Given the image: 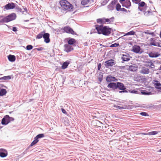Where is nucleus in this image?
<instances>
[{
    "label": "nucleus",
    "instance_id": "nucleus-40",
    "mask_svg": "<svg viewBox=\"0 0 161 161\" xmlns=\"http://www.w3.org/2000/svg\"><path fill=\"white\" fill-rule=\"evenodd\" d=\"M144 33L145 34H149V35H154V32H151L150 31H148V30H147L146 31L144 32Z\"/></svg>",
    "mask_w": 161,
    "mask_h": 161
},
{
    "label": "nucleus",
    "instance_id": "nucleus-13",
    "mask_svg": "<svg viewBox=\"0 0 161 161\" xmlns=\"http://www.w3.org/2000/svg\"><path fill=\"white\" fill-rule=\"evenodd\" d=\"M122 6L128 8L130 6L131 4L130 0H125L121 3Z\"/></svg>",
    "mask_w": 161,
    "mask_h": 161
},
{
    "label": "nucleus",
    "instance_id": "nucleus-49",
    "mask_svg": "<svg viewBox=\"0 0 161 161\" xmlns=\"http://www.w3.org/2000/svg\"><path fill=\"white\" fill-rule=\"evenodd\" d=\"M120 10L121 11H124V12H126L127 11L126 9L124 8H121Z\"/></svg>",
    "mask_w": 161,
    "mask_h": 161
},
{
    "label": "nucleus",
    "instance_id": "nucleus-52",
    "mask_svg": "<svg viewBox=\"0 0 161 161\" xmlns=\"http://www.w3.org/2000/svg\"><path fill=\"white\" fill-rule=\"evenodd\" d=\"M141 134H142L144 135H148V133H140Z\"/></svg>",
    "mask_w": 161,
    "mask_h": 161
},
{
    "label": "nucleus",
    "instance_id": "nucleus-42",
    "mask_svg": "<svg viewBox=\"0 0 161 161\" xmlns=\"http://www.w3.org/2000/svg\"><path fill=\"white\" fill-rule=\"evenodd\" d=\"M33 46L31 45H28L26 47V49L28 50H31Z\"/></svg>",
    "mask_w": 161,
    "mask_h": 161
},
{
    "label": "nucleus",
    "instance_id": "nucleus-37",
    "mask_svg": "<svg viewBox=\"0 0 161 161\" xmlns=\"http://www.w3.org/2000/svg\"><path fill=\"white\" fill-rule=\"evenodd\" d=\"M158 133V132L157 131H153L150 132H149L148 133V135H155L157 134Z\"/></svg>",
    "mask_w": 161,
    "mask_h": 161
},
{
    "label": "nucleus",
    "instance_id": "nucleus-30",
    "mask_svg": "<svg viewBox=\"0 0 161 161\" xmlns=\"http://www.w3.org/2000/svg\"><path fill=\"white\" fill-rule=\"evenodd\" d=\"M11 78V77L10 76H3V77L0 78V80H9Z\"/></svg>",
    "mask_w": 161,
    "mask_h": 161
},
{
    "label": "nucleus",
    "instance_id": "nucleus-27",
    "mask_svg": "<svg viewBox=\"0 0 161 161\" xmlns=\"http://www.w3.org/2000/svg\"><path fill=\"white\" fill-rule=\"evenodd\" d=\"M98 78L100 82H101L103 80V75L102 72H100L98 76Z\"/></svg>",
    "mask_w": 161,
    "mask_h": 161
},
{
    "label": "nucleus",
    "instance_id": "nucleus-48",
    "mask_svg": "<svg viewBox=\"0 0 161 161\" xmlns=\"http://www.w3.org/2000/svg\"><path fill=\"white\" fill-rule=\"evenodd\" d=\"M130 92L132 93H136L137 92V91L135 90H132Z\"/></svg>",
    "mask_w": 161,
    "mask_h": 161
},
{
    "label": "nucleus",
    "instance_id": "nucleus-2",
    "mask_svg": "<svg viewBox=\"0 0 161 161\" xmlns=\"http://www.w3.org/2000/svg\"><path fill=\"white\" fill-rule=\"evenodd\" d=\"M60 4L62 7L65 10L70 11L73 8L72 5L67 1L61 0L60 2Z\"/></svg>",
    "mask_w": 161,
    "mask_h": 161
},
{
    "label": "nucleus",
    "instance_id": "nucleus-34",
    "mask_svg": "<svg viewBox=\"0 0 161 161\" xmlns=\"http://www.w3.org/2000/svg\"><path fill=\"white\" fill-rule=\"evenodd\" d=\"M135 34V32L133 31H131L126 33L125 36L133 35Z\"/></svg>",
    "mask_w": 161,
    "mask_h": 161
},
{
    "label": "nucleus",
    "instance_id": "nucleus-57",
    "mask_svg": "<svg viewBox=\"0 0 161 161\" xmlns=\"http://www.w3.org/2000/svg\"><path fill=\"white\" fill-rule=\"evenodd\" d=\"M160 38H161V31H160Z\"/></svg>",
    "mask_w": 161,
    "mask_h": 161
},
{
    "label": "nucleus",
    "instance_id": "nucleus-46",
    "mask_svg": "<svg viewBox=\"0 0 161 161\" xmlns=\"http://www.w3.org/2000/svg\"><path fill=\"white\" fill-rule=\"evenodd\" d=\"M61 110L62 112L64 114H66L67 113L66 110L64 108H61Z\"/></svg>",
    "mask_w": 161,
    "mask_h": 161
},
{
    "label": "nucleus",
    "instance_id": "nucleus-8",
    "mask_svg": "<svg viewBox=\"0 0 161 161\" xmlns=\"http://www.w3.org/2000/svg\"><path fill=\"white\" fill-rule=\"evenodd\" d=\"M138 69V66L135 64H133L129 66V68L127 70L129 71L135 72Z\"/></svg>",
    "mask_w": 161,
    "mask_h": 161
},
{
    "label": "nucleus",
    "instance_id": "nucleus-16",
    "mask_svg": "<svg viewBox=\"0 0 161 161\" xmlns=\"http://www.w3.org/2000/svg\"><path fill=\"white\" fill-rule=\"evenodd\" d=\"M145 63L146 64H145V66L146 67L149 66L152 68H154L155 67L153 63L151 60L145 61Z\"/></svg>",
    "mask_w": 161,
    "mask_h": 161
},
{
    "label": "nucleus",
    "instance_id": "nucleus-50",
    "mask_svg": "<svg viewBox=\"0 0 161 161\" xmlns=\"http://www.w3.org/2000/svg\"><path fill=\"white\" fill-rule=\"evenodd\" d=\"M14 31H17V28L16 27H13L12 29Z\"/></svg>",
    "mask_w": 161,
    "mask_h": 161
},
{
    "label": "nucleus",
    "instance_id": "nucleus-31",
    "mask_svg": "<svg viewBox=\"0 0 161 161\" xmlns=\"http://www.w3.org/2000/svg\"><path fill=\"white\" fill-rule=\"evenodd\" d=\"M44 32H41L40 33H39L38 35L37 36L36 38L40 39L43 36V35Z\"/></svg>",
    "mask_w": 161,
    "mask_h": 161
},
{
    "label": "nucleus",
    "instance_id": "nucleus-26",
    "mask_svg": "<svg viewBox=\"0 0 161 161\" xmlns=\"http://www.w3.org/2000/svg\"><path fill=\"white\" fill-rule=\"evenodd\" d=\"M75 42V40L74 39L71 38L68 41V44L69 45H73Z\"/></svg>",
    "mask_w": 161,
    "mask_h": 161
},
{
    "label": "nucleus",
    "instance_id": "nucleus-35",
    "mask_svg": "<svg viewBox=\"0 0 161 161\" xmlns=\"http://www.w3.org/2000/svg\"><path fill=\"white\" fill-rule=\"evenodd\" d=\"M89 1L90 0H82L81 3L84 5H86L89 2Z\"/></svg>",
    "mask_w": 161,
    "mask_h": 161
},
{
    "label": "nucleus",
    "instance_id": "nucleus-47",
    "mask_svg": "<svg viewBox=\"0 0 161 161\" xmlns=\"http://www.w3.org/2000/svg\"><path fill=\"white\" fill-rule=\"evenodd\" d=\"M101 66V63L99 64L98 65V70H100V69Z\"/></svg>",
    "mask_w": 161,
    "mask_h": 161
},
{
    "label": "nucleus",
    "instance_id": "nucleus-20",
    "mask_svg": "<svg viewBox=\"0 0 161 161\" xmlns=\"http://www.w3.org/2000/svg\"><path fill=\"white\" fill-rule=\"evenodd\" d=\"M149 72V69L145 68V67L142 68V69L140 71L141 73L144 74H148Z\"/></svg>",
    "mask_w": 161,
    "mask_h": 161
},
{
    "label": "nucleus",
    "instance_id": "nucleus-39",
    "mask_svg": "<svg viewBox=\"0 0 161 161\" xmlns=\"http://www.w3.org/2000/svg\"><path fill=\"white\" fill-rule=\"evenodd\" d=\"M116 9L117 11H118L119 10L121 9V5L119 3H117L116 5Z\"/></svg>",
    "mask_w": 161,
    "mask_h": 161
},
{
    "label": "nucleus",
    "instance_id": "nucleus-10",
    "mask_svg": "<svg viewBox=\"0 0 161 161\" xmlns=\"http://www.w3.org/2000/svg\"><path fill=\"white\" fill-rule=\"evenodd\" d=\"M7 151L5 149H0V157L2 158L6 157L8 155Z\"/></svg>",
    "mask_w": 161,
    "mask_h": 161
},
{
    "label": "nucleus",
    "instance_id": "nucleus-29",
    "mask_svg": "<svg viewBox=\"0 0 161 161\" xmlns=\"http://www.w3.org/2000/svg\"><path fill=\"white\" fill-rule=\"evenodd\" d=\"M7 92L5 89H2L0 91V96H3Z\"/></svg>",
    "mask_w": 161,
    "mask_h": 161
},
{
    "label": "nucleus",
    "instance_id": "nucleus-12",
    "mask_svg": "<svg viewBox=\"0 0 161 161\" xmlns=\"http://www.w3.org/2000/svg\"><path fill=\"white\" fill-rule=\"evenodd\" d=\"M50 35L48 33H44L43 35V38L44 40V42L46 43H48L50 42V39L49 38Z\"/></svg>",
    "mask_w": 161,
    "mask_h": 161
},
{
    "label": "nucleus",
    "instance_id": "nucleus-18",
    "mask_svg": "<svg viewBox=\"0 0 161 161\" xmlns=\"http://www.w3.org/2000/svg\"><path fill=\"white\" fill-rule=\"evenodd\" d=\"M150 42L149 44L150 46H159L158 43L155 42V41L153 38H151L149 40Z\"/></svg>",
    "mask_w": 161,
    "mask_h": 161
},
{
    "label": "nucleus",
    "instance_id": "nucleus-1",
    "mask_svg": "<svg viewBox=\"0 0 161 161\" xmlns=\"http://www.w3.org/2000/svg\"><path fill=\"white\" fill-rule=\"evenodd\" d=\"M95 27L98 34H102L105 36L109 35L112 31L111 29L107 26L97 25H95Z\"/></svg>",
    "mask_w": 161,
    "mask_h": 161
},
{
    "label": "nucleus",
    "instance_id": "nucleus-28",
    "mask_svg": "<svg viewBox=\"0 0 161 161\" xmlns=\"http://www.w3.org/2000/svg\"><path fill=\"white\" fill-rule=\"evenodd\" d=\"M117 2L118 1L117 0H114L112 1L110 4L108 6V8H109V7L111 6V5L114 6L117 3Z\"/></svg>",
    "mask_w": 161,
    "mask_h": 161
},
{
    "label": "nucleus",
    "instance_id": "nucleus-56",
    "mask_svg": "<svg viewBox=\"0 0 161 161\" xmlns=\"http://www.w3.org/2000/svg\"><path fill=\"white\" fill-rule=\"evenodd\" d=\"M125 92V91H119V92L121 93L122 92Z\"/></svg>",
    "mask_w": 161,
    "mask_h": 161
},
{
    "label": "nucleus",
    "instance_id": "nucleus-17",
    "mask_svg": "<svg viewBox=\"0 0 161 161\" xmlns=\"http://www.w3.org/2000/svg\"><path fill=\"white\" fill-rule=\"evenodd\" d=\"M15 7V5L13 3H8L5 6V8L7 9H13Z\"/></svg>",
    "mask_w": 161,
    "mask_h": 161
},
{
    "label": "nucleus",
    "instance_id": "nucleus-53",
    "mask_svg": "<svg viewBox=\"0 0 161 161\" xmlns=\"http://www.w3.org/2000/svg\"><path fill=\"white\" fill-rule=\"evenodd\" d=\"M133 2L136 1L137 2H140L141 0H132Z\"/></svg>",
    "mask_w": 161,
    "mask_h": 161
},
{
    "label": "nucleus",
    "instance_id": "nucleus-4",
    "mask_svg": "<svg viewBox=\"0 0 161 161\" xmlns=\"http://www.w3.org/2000/svg\"><path fill=\"white\" fill-rule=\"evenodd\" d=\"M16 15L14 13H12L3 18L0 20L1 23H7L15 19Z\"/></svg>",
    "mask_w": 161,
    "mask_h": 161
},
{
    "label": "nucleus",
    "instance_id": "nucleus-24",
    "mask_svg": "<svg viewBox=\"0 0 161 161\" xmlns=\"http://www.w3.org/2000/svg\"><path fill=\"white\" fill-rule=\"evenodd\" d=\"M69 63L67 62H64L61 68L63 69H64L67 68Z\"/></svg>",
    "mask_w": 161,
    "mask_h": 161
},
{
    "label": "nucleus",
    "instance_id": "nucleus-55",
    "mask_svg": "<svg viewBox=\"0 0 161 161\" xmlns=\"http://www.w3.org/2000/svg\"><path fill=\"white\" fill-rule=\"evenodd\" d=\"M36 49L38 51H41V50H42V49L41 48H36Z\"/></svg>",
    "mask_w": 161,
    "mask_h": 161
},
{
    "label": "nucleus",
    "instance_id": "nucleus-9",
    "mask_svg": "<svg viewBox=\"0 0 161 161\" xmlns=\"http://www.w3.org/2000/svg\"><path fill=\"white\" fill-rule=\"evenodd\" d=\"M9 122V117L8 115L5 116L2 119V124L3 125H7Z\"/></svg>",
    "mask_w": 161,
    "mask_h": 161
},
{
    "label": "nucleus",
    "instance_id": "nucleus-43",
    "mask_svg": "<svg viewBox=\"0 0 161 161\" xmlns=\"http://www.w3.org/2000/svg\"><path fill=\"white\" fill-rule=\"evenodd\" d=\"M145 3L144 2H141L140 3H139V6L140 7H143L145 6Z\"/></svg>",
    "mask_w": 161,
    "mask_h": 161
},
{
    "label": "nucleus",
    "instance_id": "nucleus-19",
    "mask_svg": "<svg viewBox=\"0 0 161 161\" xmlns=\"http://www.w3.org/2000/svg\"><path fill=\"white\" fill-rule=\"evenodd\" d=\"M117 88H118L121 90H124L125 89V88L124 85L122 83L118 82L117 83Z\"/></svg>",
    "mask_w": 161,
    "mask_h": 161
},
{
    "label": "nucleus",
    "instance_id": "nucleus-54",
    "mask_svg": "<svg viewBox=\"0 0 161 161\" xmlns=\"http://www.w3.org/2000/svg\"><path fill=\"white\" fill-rule=\"evenodd\" d=\"M125 0H119V2H120V3L121 4Z\"/></svg>",
    "mask_w": 161,
    "mask_h": 161
},
{
    "label": "nucleus",
    "instance_id": "nucleus-41",
    "mask_svg": "<svg viewBox=\"0 0 161 161\" xmlns=\"http://www.w3.org/2000/svg\"><path fill=\"white\" fill-rule=\"evenodd\" d=\"M140 114L141 115L144 116H149V115L147 114V113L145 112H141L140 113Z\"/></svg>",
    "mask_w": 161,
    "mask_h": 161
},
{
    "label": "nucleus",
    "instance_id": "nucleus-11",
    "mask_svg": "<svg viewBox=\"0 0 161 161\" xmlns=\"http://www.w3.org/2000/svg\"><path fill=\"white\" fill-rule=\"evenodd\" d=\"M64 51L69 53L73 50V48L69 44H65L64 46Z\"/></svg>",
    "mask_w": 161,
    "mask_h": 161
},
{
    "label": "nucleus",
    "instance_id": "nucleus-59",
    "mask_svg": "<svg viewBox=\"0 0 161 161\" xmlns=\"http://www.w3.org/2000/svg\"><path fill=\"white\" fill-rule=\"evenodd\" d=\"M159 152H161V149L159 150Z\"/></svg>",
    "mask_w": 161,
    "mask_h": 161
},
{
    "label": "nucleus",
    "instance_id": "nucleus-15",
    "mask_svg": "<svg viewBox=\"0 0 161 161\" xmlns=\"http://www.w3.org/2000/svg\"><path fill=\"white\" fill-rule=\"evenodd\" d=\"M160 54L155 52H151L149 53V56L151 58H156L160 55Z\"/></svg>",
    "mask_w": 161,
    "mask_h": 161
},
{
    "label": "nucleus",
    "instance_id": "nucleus-5",
    "mask_svg": "<svg viewBox=\"0 0 161 161\" xmlns=\"http://www.w3.org/2000/svg\"><path fill=\"white\" fill-rule=\"evenodd\" d=\"M132 51L136 53H141L143 52L140 47L137 45H135L132 47Z\"/></svg>",
    "mask_w": 161,
    "mask_h": 161
},
{
    "label": "nucleus",
    "instance_id": "nucleus-51",
    "mask_svg": "<svg viewBox=\"0 0 161 161\" xmlns=\"http://www.w3.org/2000/svg\"><path fill=\"white\" fill-rule=\"evenodd\" d=\"M109 8L110 10H113L114 9V6L111 5V6H110Z\"/></svg>",
    "mask_w": 161,
    "mask_h": 161
},
{
    "label": "nucleus",
    "instance_id": "nucleus-22",
    "mask_svg": "<svg viewBox=\"0 0 161 161\" xmlns=\"http://www.w3.org/2000/svg\"><path fill=\"white\" fill-rule=\"evenodd\" d=\"M153 84L154 86H155V88L157 89H161V87H157V86H159L161 85V84L159 82H158V81L157 80H155L154 81V82L153 83Z\"/></svg>",
    "mask_w": 161,
    "mask_h": 161
},
{
    "label": "nucleus",
    "instance_id": "nucleus-33",
    "mask_svg": "<svg viewBox=\"0 0 161 161\" xmlns=\"http://www.w3.org/2000/svg\"><path fill=\"white\" fill-rule=\"evenodd\" d=\"M107 130L108 133L111 135H112L113 133H116L115 130L114 129H108Z\"/></svg>",
    "mask_w": 161,
    "mask_h": 161
},
{
    "label": "nucleus",
    "instance_id": "nucleus-25",
    "mask_svg": "<svg viewBox=\"0 0 161 161\" xmlns=\"http://www.w3.org/2000/svg\"><path fill=\"white\" fill-rule=\"evenodd\" d=\"M122 59L124 61H128L130 60V58L128 56L124 55H123Z\"/></svg>",
    "mask_w": 161,
    "mask_h": 161
},
{
    "label": "nucleus",
    "instance_id": "nucleus-45",
    "mask_svg": "<svg viewBox=\"0 0 161 161\" xmlns=\"http://www.w3.org/2000/svg\"><path fill=\"white\" fill-rule=\"evenodd\" d=\"M114 107L117 108H118L119 109H123L124 108L122 107H120L119 106H114Z\"/></svg>",
    "mask_w": 161,
    "mask_h": 161
},
{
    "label": "nucleus",
    "instance_id": "nucleus-21",
    "mask_svg": "<svg viewBox=\"0 0 161 161\" xmlns=\"http://www.w3.org/2000/svg\"><path fill=\"white\" fill-rule=\"evenodd\" d=\"M117 83H110L107 86L108 87L112 88L113 89H117Z\"/></svg>",
    "mask_w": 161,
    "mask_h": 161
},
{
    "label": "nucleus",
    "instance_id": "nucleus-44",
    "mask_svg": "<svg viewBox=\"0 0 161 161\" xmlns=\"http://www.w3.org/2000/svg\"><path fill=\"white\" fill-rule=\"evenodd\" d=\"M119 46V44L118 43H115L113 44H112L110 47H116Z\"/></svg>",
    "mask_w": 161,
    "mask_h": 161
},
{
    "label": "nucleus",
    "instance_id": "nucleus-38",
    "mask_svg": "<svg viewBox=\"0 0 161 161\" xmlns=\"http://www.w3.org/2000/svg\"><path fill=\"white\" fill-rule=\"evenodd\" d=\"M141 92L142 94L144 95H149L151 94V92H147L145 90H142Z\"/></svg>",
    "mask_w": 161,
    "mask_h": 161
},
{
    "label": "nucleus",
    "instance_id": "nucleus-6",
    "mask_svg": "<svg viewBox=\"0 0 161 161\" xmlns=\"http://www.w3.org/2000/svg\"><path fill=\"white\" fill-rule=\"evenodd\" d=\"M62 30L67 33L74 35L75 33L73 30L70 27L68 26L64 27Z\"/></svg>",
    "mask_w": 161,
    "mask_h": 161
},
{
    "label": "nucleus",
    "instance_id": "nucleus-23",
    "mask_svg": "<svg viewBox=\"0 0 161 161\" xmlns=\"http://www.w3.org/2000/svg\"><path fill=\"white\" fill-rule=\"evenodd\" d=\"M8 58L9 60L11 62H14L15 61L16 58L14 55H9L8 56Z\"/></svg>",
    "mask_w": 161,
    "mask_h": 161
},
{
    "label": "nucleus",
    "instance_id": "nucleus-7",
    "mask_svg": "<svg viewBox=\"0 0 161 161\" xmlns=\"http://www.w3.org/2000/svg\"><path fill=\"white\" fill-rule=\"evenodd\" d=\"M115 63L113 59H110L105 61L104 62V65L106 68H108L109 67H112L114 65Z\"/></svg>",
    "mask_w": 161,
    "mask_h": 161
},
{
    "label": "nucleus",
    "instance_id": "nucleus-58",
    "mask_svg": "<svg viewBox=\"0 0 161 161\" xmlns=\"http://www.w3.org/2000/svg\"><path fill=\"white\" fill-rule=\"evenodd\" d=\"M161 70V65L160 66V68H159Z\"/></svg>",
    "mask_w": 161,
    "mask_h": 161
},
{
    "label": "nucleus",
    "instance_id": "nucleus-32",
    "mask_svg": "<svg viewBox=\"0 0 161 161\" xmlns=\"http://www.w3.org/2000/svg\"><path fill=\"white\" fill-rule=\"evenodd\" d=\"M39 141L38 139H37L35 137L34 138V140L31 142L30 146H32L36 144Z\"/></svg>",
    "mask_w": 161,
    "mask_h": 161
},
{
    "label": "nucleus",
    "instance_id": "nucleus-14",
    "mask_svg": "<svg viewBox=\"0 0 161 161\" xmlns=\"http://www.w3.org/2000/svg\"><path fill=\"white\" fill-rule=\"evenodd\" d=\"M106 80L108 82H111L112 81H116L117 80L116 78L114 76H112L111 75H109L106 77Z\"/></svg>",
    "mask_w": 161,
    "mask_h": 161
},
{
    "label": "nucleus",
    "instance_id": "nucleus-36",
    "mask_svg": "<svg viewBox=\"0 0 161 161\" xmlns=\"http://www.w3.org/2000/svg\"><path fill=\"white\" fill-rule=\"evenodd\" d=\"M44 136V135L43 134H40L36 136L35 137L37 139L43 137Z\"/></svg>",
    "mask_w": 161,
    "mask_h": 161
},
{
    "label": "nucleus",
    "instance_id": "nucleus-3",
    "mask_svg": "<svg viewBox=\"0 0 161 161\" xmlns=\"http://www.w3.org/2000/svg\"><path fill=\"white\" fill-rule=\"evenodd\" d=\"M114 17H112L109 19H106L104 18H99L97 19V23L102 25L106 23L110 24L114 21Z\"/></svg>",
    "mask_w": 161,
    "mask_h": 161
}]
</instances>
